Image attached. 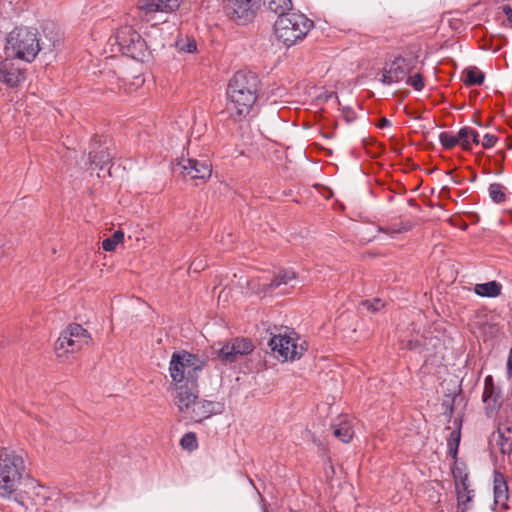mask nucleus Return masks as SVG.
Wrapping results in <instances>:
<instances>
[{
	"label": "nucleus",
	"mask_w": 512,
	"mask_h": 512,
	"mask_svg": "<svg viewBox=\"0 0 512 512\" xmlns=\"http://www.w3.org/2000/svg\"><path fill=\"white\" fill-rule=\"evenodd\" d=\"M5 54L8 57L32 62L37 54L52 52L58 40L55 37L42 39L37 29L30 27H17L7 36Z\"/></svg>",
	"instance_id": "nucleus-1"
},
{
	"label": "nucleus",
	"mask_w": 512,
	"mask_h": 512,
	"mask_svg": "<svg viewBox=\"0 0 512 512\" xmlns=\"http://www.w3.org/2000/svg\"><path fill=\"white\" fill-rule=\"evenodd\" d=\"M259 84L258 76L251 71H238L229 81L227 109L235 120L249 115L257 99Z\"/></svg>",
	"instance_id": "nucleus-2"
},
{
	"label": "nucleus",
	"mask_w": 512,
	"mask_h": 512,
	"mask_svg": "<svg viewBox=\"0 0 512 512\" xmlns=\"http://www.w3.org/2000/svg\"><path fill=\"white\" fill-rule=\"evenodd\" d=\"M314 27V22L306 15L299 12H289L274 23L276 38L285 46L290 47L303 40Z\"/></svg>",
	"instance_id": "nucleus-3"
},
{
	"label": "nucleus",
	"mask_w": 512,
	"mask_h": 512,
	"mask_svg": "<svg viewBox=\"0 0 512 512\" xmlns=\"http://www.w3.org/2000/svg\"><path fill=\"white\" fill-rule=\"evenodd\" d=\"M206 365V360L198 355L182 350L174 352L169 363V374L175 386L184 383L194 385L198 373Z\"/></svg>",
	"instance_id": "nucleus-4"
},
{
	"label": "nucleus",
	"mask_w": 512,
	"mask_h": 512,
	"mask_svg": "<svg viewBox=\"0 0 512 512\" xmlns=\"http://www.w3.org/2000/svg\"><path fill=\"white\" fill-rule=\"evenodd\" d=\"M24 469V461L15 451H0V496H10L17 490Z\"/></svg>",
	"instance_id": "nucleus-5"
},
{
	"label": "nucleus",
	"mask_w": 512,
	"mask_h": 512,
	"mask_svg": "<svg viewBox=\"0 0 512 512\" xmlns=\"http://www.w3.org/2000/svg\"><path fill=\"white\" fill-rule=\"evenodd\" d=\"M114 40L124 55L136 61H147L151 55V46L130 26L119 29Z\"/></svg>",
	"instance_id": "nucleus-6"
},
{
	"label": "nucleus",
	"mask_w": 512,
	"mask_h": 512,
	"mask_svg": "<svg viewBox=\"0 0 512 512\" xmlns=\"http://www.w3.org/2000/svg\"><path fill=\"white\" fill-rule=\"evenodd\" d=\"M90 339V334L86 329L80 324L72 323L62 331L55 343V350L59 357L68 352L74 353L87 345Z\"/></svg>",
	"instance_id": "nucleus-7"
},
{
	"label": "nucleus",
	"mask_w": 512,
	"mask_h": 512,
	"mask_svg": "<svg viewBox=\"0 0 512 512\" xmlns=\"http://www.w3.org/2000/svg\"><path fill=\"white\" fill-rule=\"evenodd\" d=\"M261 6V0H224L225 15L238 25H246L254 20Z\"/></svg>",
	"instance_id": "nucleus-8"
},
{
	"label": "nucleus",
	"mask_w": 512,
	"mask_h": 512,
	"mask_svg": "<svg viewBox=\"0 0 512 512\" xmlns=\"http://www.w3.org/2000/svg\"><path fill=\"white\" fill-rule=\"evenodd\" d=\"M174 172H179L184 178L206 180L212 173L211 164L207 160L180 158L172 163Z\"/></svg>",
	"instance_id": "nucleus-9"
},
{
	"label": "nucleus",
	"mask_w": 512,
	"mask_h": 512,
	"mask_svg": "<svg viewBox=\"0 0 512 512\" xmlns=\"http://www.w3.org/2000/svg\"><path fill=\"white\" fill-rule=\"evenodd\" d=\"M414 68V60L402 56L396 57L386 63L381 72L379 81L384 85H391L402 81Z\"/></svg>",
	"instance_id": "nucleus-10"
},
{
	"label": "nucleus",
	"mask_w": 512,
	"mask_h": 512,
	"mask_svg": "<svg viewBox=\"0 0 512 512\" xmlns=\"http://www.w3.org/2000/svg\"><path fill=\"white\" fill-rule=\"evenodd\" d=\"M254 350L252 341L248 338H233L224 344L217 352L218 358L225 363L238 361L242 356L250 354Z\"/></svg>",
	"instance_id": "nucleus-11"
},
{
	"label": "nucleus",
	"mask_w": 512,
	"mask_h": 512,
	"mask_svg": "<svg viewBox=\"0 0 512 512\" xmlns=\"http://www.w3.org/2000/svg\"><path fill=\"white\" fill-rule=\"evenodd\" d=\"M112 158L111 146L107 138L103 140L101 138H94L89 152L90 164L103 170L111 162Z\"/></svg>",
	"instance_id": "nucleus-12"
},
{
	"label": "nucleus",
	"mask_w": 512,
	"mask_h": 512,
	"mask_svg": "<svg viewBox=\"0 0 512 512\" xmlns=\"http://www.w3.org/2000/svg\"><path fill=\"white\" fill-rule=\"evenodd\" d=\"M12 57L6 58L0 62V82L9 87H16L24 81V71L16 66Z\"/></svg>",
	"instance_id": "nucleus-13"
},
{
	"label": "nucleus",
	"mask_w": 512,
	"mask_h": 512,
	"mask_svg": "<svg viewBox=\"0 0 512 512\" xmlns=\"http://www.w3.org/2000/svg\"><path fill=\"white\" fill-rule=\"evenodd\" d=\"M296 339L292 338L286 332L282 334L279 332L277 335H273L268 345L274 354H277V358H281L282 361L290 360L292 354V348L295 345Z\"/></svg>",
	"instance_id": "nucleus-14"
},
{
	"label": "nucleus",
	"mask_w": 512,
	"mask_h": 512,
	"mask_svg": "<svg viewBox=\"0 0 512 512\" xmlns=\"http://www.w3.org/2000/svg\"><path fill=\"white\" fill-rule=\"evenodd\" d=\"M176 389L179 390L176 396V405L181 412L192 411L195 401L198 399L197 382L192 384L177 385Z\"/></svg>",
	"instance_id": "nucleus-15"
},
{
	"label": "nucleus",
	"mask_w": 512,
	"mask_h": 512,
	"mask_svg": "<svg viewBox=\"0 0 512 512\" xmlns=\"http://www.w3.org/2000/svg\"><path fill=\"white\" fill-rule=\"evenodd\" d=\"M180 6V0H139L138 8L145 15L154 12H173Z\"/></svg>",
	"instance_id": "nucleus-16"
},
{
	"label": "nucleus",
	"mask_w": 512,
	"mask_h": 512,
	"mask_svg": "<svg viewBox=\"0 0 512 512\" xmlns=\"http://www.w3.org/2000/svg\"><path fill=\"white\" fill-rule=\"evenodd\" d=\"M482 401L485 404L486 413L489 415L500 408L499 395L496 394L493 377L488 375L484 380Z\"/></svg>",
	"instance_id": "nucleus-17"
},
{
	"label": "nucleus",
	"mask_w": 512,
	"mask_h": 512,
	"mask_svg": "<svg viewBox=\"0 0 512 512\" xmlns=\"http://www.w3.org/2000/svg\"><path fill=\"white\" fill-rule=\"evenodd\" d=\"M191 412V419L196 422H201L211 417L213 414L220 412V404L214 401L196 400Z\"/></svg>",
	"instance_id": "nucleus-18"
},
{
	"label": "nucleus",
	"mask_w": 512,
	"mask_h": 512,
	"mask_svg": "<svg viewBox=\"0 0 512 512\" xmlns=\"http://www.w3.org/2000/svg\"><path fill=\"white\" fill-rule=\"evenodd\" d=\"M509 498L508 485L505 476L498 472H494V502L497 506L507 508V500Z\"/></svg>",
	"instance_id": "nucleus-19"
},
{
	"label": "nucleus",
	"mask_w": 512,
	"mask_h": 512,
	"mask_svg": "<svg viewBox=\"0 0 512 512\" xmlns=\"http://www.w3.org/2000/svg\"><path fill=\"white\" fill-rule=\"evenodd\" d=\"M296 274L292 270H280L274 278L271 280L270 283L263 284V290L264 291H271L274 290L281 285H287L291 280L295 279Z\"/></svg>",
	"instance_id": "nucleus-20"
},
{
	"label": "nucleus",
	"mask_w": 512,
	"mask_h": 512,
	"mask_svg": "<svg viewBox=\"0 0 512 512\" xmlns=\"http://www.w3.org/2000/svg\"><path fill=\"white\" fill-rule=\"evenodd\" d=\"M502 286L497 281L476 284L474 292L482 297L494 298L500 295Z\"/></svg>",
	"instance_id": "nucleus-21"
},
{
	"label": "nucleus",
	"mask_w": 512,
	"mask_h": 512,
	"mask_svg": "<svg viewBox=\"0 0 512 512\" xmlns=\"http://www.w3.org/2000/svg\"><path fill=\"white\" fill-rule=\"evenodd\" d=\"M463 82L466 86H479L482 85L485 75L475 66H470L463 71Z\"/></svg>",
	"instance_id": "nucleus-22"
},
{
	"label": "nucleus",
	"mask_w": 512,
	"mask_h": 512,
	"mask_svg": "<svg viewBox=\"0 0 512 512\" xmlns=\"http://www.w3.org/2000/svg\"><path fill=\"white\" fill-rule=\"evenodd\" d=\"M452 475L455 481V488L461 486L464 490L468 489V484H470V482L468 479L466 466L463 463L458 464L457 462H455L452 468Z\"/></svg>",
	"instance_id": "nucleus-23"
},
{
	"label": "nucleus",
	"mask_w": 512,
	"mask_h": 512,
	"mask_svg": "<svg viewBox=\"0 0 512 512\" xmlns=\"http://www.w3.org/2000/svg\"><path fill=\"white\" fill-rule=\"evenodd\" d=\"M456 489L458 509L461 512H467L469 510V503L474 498V490L471 489V485L468 484V489L464 490L461 486Z\"/></svg>",
	"instance_id": "nucleus-24"
},
{
	"label": "nucleus",
	"mask_w": 512,
	"mask_h": 512,
	"mask_svg": "<svg viewBox=\"0 0 512 512\" xmlns=\"http://www.w3.org/2000/svg\"><path fill=\"white\" fill-rule=\"evenodd\" d=\"M264 4L271 12L277 14L278 17L289 13L292 9L291 0H264Z\"/></svg>",
	"instance_id": "nucleus-25"
},
{
	"label": "nucleus",
	"mask_w": 512,
	"mask_h": 512,
	"mask_svg": "<svg viewBox=\"0 0 512 512\" xmlns=\"http://www.w3.org/2000/svg\"><path fill=\"white\" fill-rule=\"evenodd\" d=\"M333 434L343 443H349L353 437L354 431L349 423L343 422L334 427Z\"/></svg>",
	"instance_id": "nucleus-26"
},
{
	"label": "nucleus",
	"mask_w": 512,
	"mask_h": 512,
	"mask_svg": "<svg viewBox=\"0 0 512 512\" xmlns=\"http://www.w3.org/2000/svg\"><path fill=\"white\" fill-rule=\"evenodd\" d=\"M505 186L500 183H491L488 187V194L491 200L496 204H501L506 200Z\"/></svg>",
	"instance_id": "nucleus-27"
},
{
	"label": "nucleus",
	"mask_w": 512,
	"mask_h": 512,
	"mask_svg": "<svg viewBox=\"0 0 512 512\" xmlns=\"http://www.w3.org/2000/svg\"><path fill=\"white\" fill-rule=\"evenodd\" d=\"M508 436L501 429H498L499 445L502 454H510L512 452V428L508 427Z\"/></svg>",
	"instance_id": "nucleus-28"
},
{
	"label": "nucleus",
	"mask_w": 512,
	"mask_h": 512,
	"mask_svg": "<svg viewBox=\"0 0 512 512\" xmlns=\"http://www.w3.org/2000/svg\"><path fill=\"white\" fill-rule=\"evenodd\" d=\"M124 239V232L117 230L111 237H108L102 241V248L105 251L111 252L116 249V246L121 243Z\"/></svg>",
	"instance_id": "nucleus-29"
},
{
	"label": "nucleus",
	"mask_w": 512,
	"mask_h": 512,
	"mask_svg": "<svg viewBox=\"0 0 512 512\" xmlns=\"http://www.w3.org/2000/svg\"><path fill=\"white\" fill-rule=\"evenodd\" d=\"M460 443V431H452L447 439L448 454L452 458H457L458 447Z\"/></svg>",
	"instance_id": "nucleus-30"
},
{
	"label": "nucleus",
	"mask_w": 512,
	"mask_h": 512,
	"mask_svg": "<svg viewBox=\"0 0 512 512\" xmlns=\"http://www.w3.org/2000/svg\"><path fill=\"white\" fill-rule=\"evenodd\" d=\"M180 445L185 450H195L198 447L196 434L194 432H188L184 434L180 440Z\"/></svg>",
	"instance_id": "nucleus-31"
},
{
	"label": "nucleus",
	"mask_w": 512,
	"mask_h": 512,
	"mask_svg": "<svg viewBox=\"0 0 512 512\" xmlns=\"http://www.w3.org/2000/svg\"><path fill=\"white\" fill-rule=\"evenodd\" d=\"M176 47L179 51L186 53H193L197 49L196 41L193 38H181L176 42Z\"/></svg>",
	"instance_id": "nucleus-32"
},
{
	"label": "nucleus",
	"mask_w": 512,
	"mask_h": 512,
	"mask_svg": "<svg viewBox=\"0 0 512 512\" xmlns=\"http://www.w3.org/2000/svg\"><path fill=\"white\" fill-rule=\"evenodd\" d=\"M471 128L463 127L458 131L456 138L458 139V143L461 142L462 148L466 151L471 150V143L468 141V137L470 136Z\"/></svg>",
	"instance_id": "nucleus-33"
},
{
	"label": "nucleus",
	"mask_w": 512,
	"mask_h": 512,
	"mask_svg": "<svg viewBox=\"0 0 512 512\" xmlns=\"http://www.w3.org/2000/svg\"><path fill=\"white\" fill-rule=\"evenodd\" d=\"M439 141L445 149H453L456 145H458V139L454 135H450L447 132H442L439 134Z\"/></svg>",
	"instance_id": "nucleus-34"
},
{
	"label": "nucleus",
	"mask_w": 512,
	"mask_h": 512,
	"mask_svg": "<svg viewBox=\"0 0 512 512\" xmlns=\"http://www.w3.org/2000/svg\"><path fill=\"white\" fill-rule=\"evenodd\" d=\"M362 305L374 313L384 307V302L380 298H374L373 300L362 301Z\"/></svg>",
	"instance_id": "nucleus-35"
},
{
	"label": "nucleus",
	"mask_w": 512,
	"mask_h": 512,
	"mask_svg": "<svg viewBox=\"0 0 512 512\" xmlns=\"http://www.w3.org/2000/svg\"><path fill=\"white\" fill-rule=\"evenodd\" d=\"M406 82L417 91H420L424 88L423 76L420 73L408 77Z\"/></svg>",
	"instance_id": "nucleus-36"
},
{
	"label": "nucleus",
	"mask_w": 512,
	"mask_h": 512,
	"mask_svg": "<svg viewBox=\"0 0 512 512\" xmlns=\"http://www.w3.org/2000/svg\"><path fill=\"white\" fill-rule=\"evenodd\" d=\"M298 338L296 339L295 345L292 348V354L290 355V360L299 359L302 357L304 352L307 350L306 343L303 341L302 343H298Z\"/></svg>",
	"instance_id": "nucleus-37"
},
{
	"label": "nucleus",
	"mask_w": 512,
	"mask_h": 512,
	"mask_svg": "<svg viewBox=\"0 0 512 512\" xmlns=\"http://www.w3.org/2000/svg\"><path fill=\"white\" fill-rule=\"evenodd\" d=\"M401 348L408 350H417L422 347V343L418 339H408L401 341Z\"/></svg>",
	"instance_id": "nucleus-38"
},
{
	"label": "nucleus",
	"mask_w": 512,
	"mask_h": 512,
	"mask_svg": "<svg viewBox=\"0 0 512 512\" xmlns=\"http://www.w3.org/2000/svg\"><path fill=\"white\" fill-rule=\"evenodd\" d=\"M498 141V138L493 134H485L482 140V146L485 149L492 148L496 142Z\"/></svg>",
	"instance_id": "nucleus-39"
},
{
	"label": "nucleus",
	"mask_w": 512,
	"mask_h": 512,
	"mask_svg": "<svg viewBox=\"0 0 512 512\" xmlns=\"http://www.w3.org/2000/svg\"><path fill=\"white\" fill-rule=\"evenodd\" d=\"M456 395L452 399H446L442 402V409L444 411V414L452 415L454 411V400Z\"/></svg>",
	"instance_id": "nucleus-40"
},
{
	"label": "nucleus",
	"mask_w": 512,
	"mask_h": 512,
	"mask_svg": "<svg viewBox=\"0 0 512 512\" xmlns=\"http://www.w3.org/2000/svg\"><path fill=\"white\" fill-rule=\"evenodd\" d=\"M411 229V224L409 222H405V223H400L399 225H393V227L391 228V231L393 233H402V232H406V231H409Z\"/></svg>",
	"instance_id": "nucleus-41"
},
{
	"label": "nucleus",
	"mask_w": 512,
	"mask_h": 512,
	"mask_svg": "<svg viewBox=\"0 0 512 512\" xmlns=\"http://www.w3.org/2000/svg\"><path fill=\"white\" fill-rule=\"evenodd\" d=\"M342 113L347 123L353 122L356 118L355 112L350 107H344Z\"/></svg>",
	"instance_id": "nucleus-42"
},
{
	"label": "nucleus",
	"mask_w": 512,
	"mask_h": 512,
	"mask_svg": "<svg viewBox=\"0 0 512 512\" xmlns=\"http://www.w3.org/2000/svg\"><path fill=\"white\" fill-rule=\"evenodd\" d=\"M503 12L507 16L508 27L512 28V8L510 5H504L502 7Z\"/></svg>",
	"instance_id": "nucleus-43"
},
{
	"label": "nucleus",
	"mask_w": 512,
	"mask_h": 512,
	"mask_svg": "<svg viewBox=\"0 0 512 512\" xmlns=\"http://www.w3.org/2000/svg\"><path fill=\"white\" fill-rule=\"evenodd\" d=\"M470 136L472 137V142L474 144H479L480 143V140H479V133L474 130V129H471V133H470Z\"/></svg>",
	"instance_id": "nucleus-44"
},
{
	"label": "nucleus",
	"mask_w": 512,
	"mask_h": 512,
	"mask_svg": "<svg viewBox=\"0 0 512 512\" xmlns=\"http://www.w3.org/2000/svg\"><path fill=\"white\" fill-rule=\"evenodd\" d=\"M391 126V122L387 118H381L378 123L379 128H385Z\"/></svg>",
	"instance_id": "nucleus-45"
},
{
	"label": "nucleus",
	"mask_w": 512,
	"mask_h": 512,
	"mask_svg": "<svg viewBox=\"0 0 512 512\" xmlns=\"http://www.w3.org/2000/svg\"><path fill=\"white\" fill-rule=\"evenodd\" d=\"M194 267V270L203 269V266L201 265V261H193L191 264Z\"/></svg>",
	"instance_id": "nucleus-46"
},
{
	"label": "nucleus",
	"mask_w": 512,
	"mask_h": 512,
	"mask_svg": "<svg viewBox=\"0 0 512 512\" xmlns=\"http://www.w3.org/2000/svg\"><path fill=\"white\" fill-rule=\"evenodd\" d=\"M451 180L457 184L461 183L462 182V179H458L456 177H451Z\"/></svg>",
	"instance_id": "nucleus-47"
},
{
	"label": "nucleus",
	"mask_w": 512,
	"mask_h": 512,
	"mask_svg": "<svg viewBox=\"0 0 512 512\" xmlns=\"http://www.w3.org/2000/svg\"><path fill=\"white\" fill-rule=\"evenodd\" d=\"M476 179H477V174H476V172H473L470 181L474 182V181H476Z\"/></svg>",
	"instance_id": "nucleus-48"
},
{
	"label": "nucleus",
	"mask_w": 512,
	"mask_h": 512,
	"mask_svg": "<svg viewBox=\"0 0 512 512\" xmlns=\"http://www.w3.org/2000/svg\"><path fill=\"white\" fill-rule=\"evenodd\" d=\"M475 123L478 125V126H482L481 122L480 121H475Z\"/></svg>",
	"instance_id": "nucleus-49"
},
{
	"label": "nucleus",
	"mask_w": 512,
	"mask_h": 512,
	"mask_svg": "<svg viewBox=\"0 0 512 512\" xmlns=\"http://www.w3.org/2000/svg\"><path fill=\"white\" fill-rule=\"evenodd\" d=\"M263 512H267V511L264 509Z\"/></svg>",
	"instance_id": "nucleus-50"
}]
</instances>
